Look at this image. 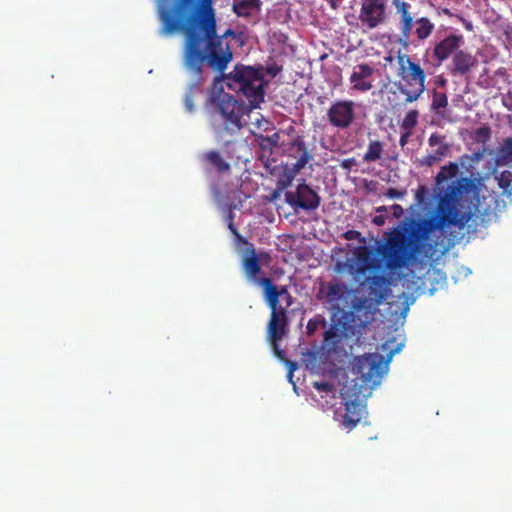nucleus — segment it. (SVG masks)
<instances>
[{"instance_id":"dca6fc26","label":"nucleus","mask_w":512,"mask_h":512,"mask_svg":"<svg viewBox=\"0 0 512 512\" xmlns=\"http://www.w3.org/2000/svg\"><path fill=\"white\" fill-rule=\"evenodd\" d=\"M287 154L290 157L296 158V163L292 164L296 172L304 169L311 160V155L305 145L304 138L300 135L291 141L290 146L287 148Z\"/></svg>"},{"instance_id":"13d9d810","label":"nucleus","mask_w":512,"mask_h":512,"mask_svg":"<svg viewBox=\"0 0 512 512\" xmlns=\"http://www.w3.org/2000/svg\"><path fill=\"white\" fill-rule=\"evenodd\" d=\"M273 197L274 198L278 197V191L274 192Z\"/></svg>"},{"instance_id":"a211bd4d","label":"nucleus","mask_w":512,"mask_h":512,"mask_svg":"<svg viewBox=\"0 0 512 512\" xmlns=\"http://www.w3.org/2000/svg\"><path fill=\"white\" fill-rule=\"evenodd\" d=\"M348 293V286L343 282L332 280L325 287V301L330 304L331 308L339 311V302L343 300Z\"/></svg>"},{"instance_id":"2f4dec72","label":"nucleus","mask_w":512,"mask_h":512,"mask_svg":"<svg viewBox=\"0 0 512 512\" xmlns=\"http://www.w3.org/2000/svg\"><path fill=\"white\" fill-rule=\"evenodd\" d=\"M448 101L447 96L444 92H438L434 90L432 97V109L439 113V110L447 107Z\"/></svg>"},{"instance_id":"7ed1b4c3","label":"nucleus","mask_w":512,"mask_h":512,"mask_svg":"<svg viewBox=\"0 0 512 512\" xmlns=\"http://www.w3.org/2000/svg\"><path fill=\"white\" fill-rule=\"evenodd\" d=\"M227 86L236 93L245 97L251 108H258L265 100V86L263 66H249L238 64L230 73L224 76Z\"/></svg>"},{"instance_id":"4468645a","label":"nucleus","mask_w":512,"mask_h":512,"mask_svg":"<svg viewBox=\"0 0 512 512\" xmlns=\"http://www.w3.org/2000/svg\"><path fill=\"white\" fill-rule=\"evenodd\" d=\"M464 43V37L462 34L451 33L445 36L440 41L434 43L432 49V57L442 64L447 61L452 55L458 52L460 46Z\"/></svg>"},{"instance_id":"a18cd8bd","label":"nucleus","mask_w":512,"mask_h":512,"mask_svg":"<svg viewBox=\"0 0 512 512\" xmlns=\"http://www.w3.org/2000/svg\"><path fill=\"white\" fill-rule=\"evenodd\" d=\"M456 18L459 20V22L463 23V26H464L466 31H469V32L473 31V25H472L471 21L464 19L460 15H456Z\"/></svg>"},{"instance_id":"7c9ffc66","label":"nucleus","mask_w":512,"mask_h":512,"mask_svg":"<svg viewBox=\"0 0 512 512\" xmlns=\"http://www.w3.org/2000/svg\"><path fill=\"white\" fill-rule=\"evenodd\" d=\"M364 310L366 312V321L369 319L370 314H373L371 310V306L367 299L365 298H357L354 303H352V314L359 318V314Z\"/></svg>"},{"instance_id":"5fc2aeb1","label":"nucleus","mask_w":512,"mask_h":512,"mask_svg":"<svg viewBox=\"0 0 512 512\" xmlns=\"http://www.w3.org/2000/svg\"><path fill=\"white\" fill-rule=\"evenodd\" d=\"M342 0H329L330 6L336 8Z\"/></svg>"},{"instance_id":"c756f323","label":"nucleus","mask_w":512,"mask_h":512,"mask_svg":"<svg viewBox=\"0 0 512 512\" xmlns=\"http://www.w3.org/2000/svg\"><path fill=\"white\" fill-rule=\"evenodd\" d=\"M417 119H419V112L415 109L409 110L404 119H402L400 124L401 130L413 132V129L417 125Z\"/></svg>"},{"instance_id":"39448f33","label":"nucleus","mask_w":512,"mask_h":512,"mask_svg":"<svg viewBox=\"0 0 512 512\" xmlns=\"http://www.w3.org/2000/svg\"><path fill=\"white\" fill-rule=\"evenodd\" d=\"M217 114L221 116L224 131L233 134L242 128L243 105L226 92L214 99Z\"/></svg>"},{"instance_id":"6e6552de","label":"nucleus","mask_w":512,"mask_h":512,"mask_svg":"<svg viewBox=\"0 0 512 512\" xmlns=\"http://www.w3.org/2000/svg\"><path fill=\"white\" fill-rule=\"evenodd\" d=\"M285 201L294 210L314 211L320 205V196L310 185L298 184L296 191H287Z\"/></svg>"},{"instance_id":"c9c22d12","label":"nucleus","mask_w":512,"mask_h":512,"mask_svg":"<svg viewBox=\"0 0 512 512\" xmlns=\"http://www.w3.org/2000/svg\"><path fill=\"white\" fill-rule=\"evenodd\" d=\"M491 135V130L487 126L479 127L475 131V140L477 142L486 143L489 141Z\"/></svg>"},{"instance_id":"49530a36","label":"nucleus","mask_w":512,"mask_h":512,"mask_svg":"<svg viewBox=\"0 0 512 512\" xmlns=\"http://www.w3.org/2000/svg\"><path fill=\"white\" fill-rule=\"evenodd\" d=\"M477 160H478V156H470L468 154H464V155L460 156L458 159L460 164L463 166H464L465 162H472V161H477Z\"/></svg>"},{"instance_id":"4c0bfd02","label":"nucleus","mask_w":512,"mask_h":512,"mask_svg":"<svg viewBox=\"0 0 512 512\" xmlns=\"http://www.w3.org/2000/svg\"><path fill=\"white\" fill-rule=\"evenodd\" d=\"M338 335V329L335 325H331L330 328L326 329L324 332V341L328 344L335 341Z\"/></svg>"},{"instance_id":"5701e85b","label":"nucleus","mask_w":512,"mask_h":512,"mask_svg":"<svg viewBox=\"0 0 512 512\" xmlns=\"http://www.w3.org/2000/svg\"><path fill=\"white\" fill-rule=\"evenodd\" d=\"M260 0H233V12L238 17H250L260 8Z\"/></svg>"},{"instance_id":"09e8293b","label":"nucleus","mask_w":512,"mask_h":512,"mask_svg":"<svg viewBox=\"0 0 512 512\" xmlns=\"http://www.w3.org/2000/svg\"><path fill=\"white\" fill-rule=\"evenodd\" d=\"M373 223L376 225V226H383L384 223H385V216L384 215H377L376 217L373 218Z\"/></svg>"},{"instance_id":"603ef678","label":"nucleus","mask_w":512,"mask_h":512,"mask_svg":"<svg viewBox=\"0 0 512 512\" xmlns=\"http://www.w3.org/2000/svg\"><path fill=\"white\" fill-rule=\"evenodd\" d=\"M377 213H383V212H387L388 211V207L387 206H384V205H381L379 207H376V210H375Z\"/></svg>"},{"instance_id":"cd10ccee","label":"nucleus","mask_w":512,"mask_h":512,"mask_svg":"<svg viewBox=\"0 0 512 512\" xmlns=\"http://www.w3.org/2000/svg\"><path fill=\"white\" fill-rule=\"evenodd\" d=\"M497 163L508 164L512 162V137L503 141L502 146L497 151Z\"/></svg>"},{"instance_id":"2eb2a0df","label":"nucleus","mask_w":512,"mask_h":512,"mask_svg":"<svg viewBox=\"0 0 512 512\" xmlns=\"http://www.w3.org/2000/svg\"><path fill=\"white\" fill-rule=\"evenodd\" d=\"M374 73V67L367 63L355 65L349 77L352 90L358 93H367L372 90Z\"/></svg>"},{"instance_id":"de8ad7c7","label":"nucleus","mask_w":512,"mask_h":512,"mask_svg":"<svg viewBox=\"0 0 512 512\" xmlns=\"http://www.w3.org/2000/svg\"><path fill=\"white\" fill-rule=\"evenodd\" d=\"M229 219H230V220H233V217H232L231 215H229ZM228 229H229V231H230V232H232V233L235 235V237H236V238L241 239L240 233H239V231L237 230V228L234 226L233 221H229V223H228Z\"/></svg>"},{"instance_id":"423d86ee","label":"nucleus","mask_w":512,"mask_h":512,"mask_svg":"<svg viewBox=\"0 0 512 512\" xmlns=\"http://www.w3.org/2000/svg\"><path fill=\"white\" fill-rule=\"evenodd\" d=\"M356 103L349 99L331 102L326 110V119L338 130H348L356 120Z\"/></svg>"},{"instance_id":"e433bc0d","label":"nucleus","mask_w":512,"mask_h":512,"mask_svg":"<svg viewBox=\"0 0 512 512\" xmlns=\"http://www.w3.org/2000/svg\"><path fill=\"white\" fill-rule=\"evenodd\" d=\"M405 195H406L405 189L399 190L396 188H389V189H387V191L384 192V196L390 200L402 199L405 197Z\"/></svg>"},{"instance_id":"9b49d317","label":"nucleus","mask_w":512,"mask_h":512,"mask_svg":"<svg viewBox=\"0 0 512 512\" xmlns=\"http://www.w3.org/2000/svg\"><path fill=\"white\" fill-rule=\"evenodd\" d=\"M427 143L433 150L418 159L421 167H432L443 161L451 151V144L445 140V136L442 134L432 133L428 137Z\"/></svg>"},{"instance_id":"3c124183","label":"nucleus","mask_w":512,"mask_h":512,"mask_svg":"<svg viewBox=\"0 0 512 512\" xmlns=\"http://www.w3.org/2000/svg\"><path fill=\"white\" fill-rule=\"evenodd\" d=\"M439 13L444 14V15H446L448 17H455L457 15V14H454L451 11H449L448 8H441Z\"/></svg>"},{"instance_id":"1a4fd4ad","label":"nucleus","mask_w":512,"mask_h":512,"mask_svg":"<svg viewBox=\"0 0 512 512\" xmlns=\"http://www.w3.org/2000/svg\"><path fill=\"white\" fill-rule=\"evenodd\" d=\"M385 0H361L358 21L364 28L374 29L382 25L387 19Z\"/></svg>"},{"instance_id":"f03ea898","label":"nucleus","mask_w":512,"mask_h":512,"mask_svg":"<svg viewBox=\"0 0 512 512\" xmlns=\"http://www.w3.org/2000/svg\"><path fill=\"white\" fill-rule=\"evenodd\" d=\"M158 6L162 27L160 33H184L183 63L187 71L200 77L203 65L216 72H224L233 52L224 38L235 35L228 29L222 36L216 34L215 10L212 0H165Z\"/></svg>"},{"instance_id":"bb28decb","label":"nucleus","mask_w":512,"mask_h":512,"mask_svg":"<svg viewBox=\"0 0 512 512\" xmlns=\"http://www.w3.org/2000/svg\"><path fill=\"white\" fill-rule=\"evenodd\" d=\"M496 180L498 186L502 188V195L508 198L512 197V172L509 170L503 171L496 176Z\"/></svg>"},{"instance_id":"4be33fe9","label":"nucleus","mask_w":512,"mask_h":512,"mask_svg":"<svg viewBox=\"0 0 512 512\" xmlns=\"http://www.w3.org/2000/svg\"><path fill=\"white\" fill-rule=\"evenodd\" d=\"M242 268L248 279L256 283L260 280L257 278L261 272L260 258L255 254L254 249L251 250V254L242 259Z\"/></svg>"},{"instance_id":"6ab92c4d","label":"nucleus","mask_w":512,"mask_h":512,"mask_svg":"<svg viewBox=\"0 0 512 512\" xmlns=\"http://www.w3.org/2000/svg\"><path fill=\"white\" fill-rule=\"evenodd\" d=\"M344 405L345 413L343 415L342 424L345 428L351 430L361 421L364 407L361 402L357 400L347 401Z\"/></svg>"},{"instance_id":"4d7b16f0","label":"nucleus","mask_w":512,"mask_h":512,"mask_svg":"<svg viewBox=\"0 0 512 512\" xmlns=\"http://www.w3.org/2000/svg\"><path fill=\"white\" fill-rule=\"evenodd\" d=\"M295 368V364L294 363H291V370H290V376H292V371L293 369Z\"/></svg>"},{"instance_id":"a878e982","label":"nucleus","mask_w":512,"mask_h":512,"mask_svg":"<svg viewBox=\"0 0 512 512\" xmlns=\"http://www.w3.org/2000/svg\"><path fill=\"white\" fill-rule=\"evenodd\" d=\"M387 282V277L384 275H374L368 279L370 291L380 299L383 298L382 290L387 286Z\"/></svg>"},{"instance_id":"79ce46f5","label":"nucleus","mask_w":512,"mask_h":512,"mask_svg":"<svg viewBox=\"0 0 512 512\" xmlns=\"http://www.w3.org/2000/svg\"><path fill=\"white\" fill-rule=\"evenodd\" d=\"M343 238L347 240H356L361 239V232L356 230H348L343 233Z\"/></svg>"},{"instance_id":"20e7f679","label":"nucleus","mask_w":512,"mask_h":512,"mask_svg":"<svg viewBox=\"0 0 512 512\" xmlns=\"http://www.w3.org/2000/svg\"><path fill=\"white\" fill-rule=\"evenodd\" d=\"M398 77L400 81L394 83L402 95H405V103H414L419 99L426 89V74L420 64L410 60L407 54L399 52Z\"/></svg>"},{"instance_id":"c85d7f7f","label":"nucleus","mask_w":512,"mask_h":512,"mask_svg":"<svg viewBox=\"0 0 512 512\" xmlns=\"http://www.w3.org/2000/svg\"><path fill=\"white\" fill-rule=\"evenodd\" d=\"M299 172L294 171V165L291 168H285L284 172L281 173L277 181V190L281 191L286 189L292 184L294 176Z\"/></svg>"},{"instance_id":"f257e3e1","label":"nucleus","mask_w":512,"mask_h":512,"mask_svg":"<svg viewBox=\"0 0 512 512\" xmlns=\"http://www.w3.org/2000/svg\"><path fill=\"white\" fill-rule=\"evenodd\" d=\"M471 181L462 178L440 195L437 210L427 218H406L389 232L383 233V241L377 243L376 259L373 251L360 246L355 249V272L364 275L370 270L398 271L407 268L421 254L429 235L437 230L454 226L463 228L470 222V210H463V195L471 188Z\"/></svg>"},{"instance_id":"f704fd0d","label":"nucleus","mask_w":512,"mask_h":512,"mask_svg":"<svg viewBox=\"0 0 512 512\" xmlns=\"http://www.w3.org/2000/svg\"><path fill=\"white\" fill-rule=\"evenodd\" d=\"M313 388L317 389L318 392H323L325 395H331L332 398H335V388L329 382H313Z\"/></svg>"},{"instance_id":"aec40b11","label":"nucleus","mask_w":512,"mask_h":512,"mask_svg":"<svg viewBox=\"0 0 512 512\" xmlns=\"http://www.w3.org/2000/svg\"><path fill=\"white\" fill-rule=\"evenodd\" d=\"M434 31V23L430 18L421 16L416 18L413 24V37L418 42H423L431 37Z\"/></svg>"},{"instance_id":"ea45409f","label":"nucleus","mask_w":512,"mask_h":512,"mask_svg":"<svg viewBox=\"0 0 512 512\" xmlns=\"http://www.w3.org/2000/svg\"><path fill=\"white\" fill-rule=\"evenodd\" d=\"M184 106L187 112L192 113L195 110L193 106L192 88L184 97Z\"/></svg>"},{"instance_id":"f3484780","label":"nucleus","mask_w":512,"mask_h":512,"mask_svg":"<svg viewBox=\"0 0 512 512\" xmlns=\"http://www.w3.org/2000/svg\"><path fill=\"white\" fill-rule=\"evenodd\" d=\"M478 64L475 56L464 50H459L453 54L451 74L456 76H465L469 74Z\"/></svg>"},{"instance_id":"b1692460","label":"nucleus","mask_w":512,"mask_h":512,"mask_svg":"<svg viewBox=\"0 0 512 512\" xmlns=\"http://www.w3.org/2000/svg\"><path fill=\"white\" fill-rule=\"evenodd\" d=\"M384 152V144L380 140H369L367 151L363 154V162L375 163L380 161Z\"/></svg>"},{"instance_id":"8fccbe9b","label":"nucleus","mask_w":512,"mask_h":512,"mask_svg":"<svg viewBox=\"0 0 512 512\" xmlns=\"http://www.w3.org/2000/svg\"><path fill=\"white\" fill-rule=\"evenodd\" d=\"M267 139L271 140V142L273 144H275L276 146H278V143H279V139H280V135L278 132L276 133H273L272 135H265Z\"/></svg>"},{"instance_id":"393cba45","label":"nucleus","mask_w":512,"mask_h":512,"mask_svg":"<svg viewBox=\"0 0 512 512\" xmlns=\"http://www.w3.org/2000/svg\"><path fill=\"white\" fill-rule=\"evenodd\" d=\"M459 172V165L457 162H450L449 164L440 168L439 173L436 176L437 185H441L446 181L457 176Z\"/></svg>"},{"instance_id":"37998d69","label":"nucleus","mask_w":512,"mask_h":512,"mask_svg":"<svg viewBox=\"0 0 512 512\" xmlns=\"http://www.w3.org/2000/svg\"><path fill=\"white\" fill-rule=\"evenodd\" d=\"M390 211H392L393 213V217L395 218H400L403 216V214L405 213V210H403L402 206L401 205H398V204H394L392 206L389 207Z\"/></svg>"},{"instance_id":"ddd939ff","label":"nucleus","mask_w":512,"mask_h":512,"mask_svg":"<svg viewBox=\"0 0 512 512\" xmlns=\"http://www.w3.org/2000/svg\"><path fill=\"white\" fill-rule=\"evenodd\" d=\"M258 285L262 287L264 291V299L268 308H282L279 305V298L282 297L285 300L286 308L290 307L293 303V297L288 291L287 286H276L273 284V280L268 277L260 278Z\"/></svg>"},{"instance_id":"f8f14e48","label":"nucleus","mask_w":512,"mask_h":512,"mask_svg":"<svg viewBox=\"0 0 512 512\" xmlns=\"http://www.w3.org/2000/svg\"><path fill=\"white\" fill-rule=\"evenodd\" d=\"M355 371L361 375V378L366 383H380L383 373L382 357L370 354L358 358L355 364Z\"/></svg>"},{"instance_id":"9d476101","label":"nucleus","mask_w":512,"mask_h":512,"mask_svg":"<svg viewBox=\"0 0 512 512\" xmlns=\"http://www.w3.org/2000/svg\"><path fill=\"white\" fill-rule=\"evenodd\" d=\"M271 316L267 324V336L271 341L274 352L282 358V351L278 349V342L284 338L287 333L288 317L286 308H270Z\"/></svg>"},{"instance_id":"c03bdc74","label":"nucleus","mask_w":512,"mask_h":512,"mask_svg":"<svg viewBox=\"0 0 512 512\" xmlns=\"http://www.w3.org/2000/svg\"><path fill=\"white\" fill-rule=\"evenodd\" d=\"M412 134V131H404L401 133L399 140L400 147H405L407 145L409 137H411Z\"/></svg>"},{"instance_id":"473e14b6","label":"nucleus","mask_w":512,"mask_h":512,"mask_svg":"<svg viewBox=\"0 0 512 512\" xmlns=\"http://www.w3.org/2000/svg\"><path fill=\"white\" fill-rule=\"evenodd\" d=\"M255 141L258 143L261 150L268 154H272L273 149L277 147L270 139L266 138L263 134H255Z\"/></svg>"},{"instance_id":"864d4df0","label":"nucleus","mask_w":512,"mask_h":512,"mask_svg":"<svg viewBox=\"0 0 512 512\" xmlns=\"http://www.w3.org/2000/svg\"><path fill=\"white\" fill-rule=\"evenodd\" d=\"M384 61L388 62V63H391L394 61V57L392 54H388L387 56L384 57L383 59Z\"/></svg>"},{"instance_id":"72a5a7b5","label":"nucleus","mask_w":512,"mask_h":512,"mask_svg":"<svg viewBox=\"0 0 512 512\" xmlns=\"http://www.w3.org/2000/svg\"><path fill=\"white\" fill-rule=\"evenodd\" d=\"M319 325H326L325 319L322 316L318 315L317 317L310 319L308 324H306V334L313 335L314 332L317 331Z\"/></svg>"},{"instance_id":"0eeeda50","label":"nucleus","mask_w":512,"mask_h":512,"mask_svg":"<svg viewBox=\"0 0 512 512\" xmlns=\"http://www.w3.org/2000/svg\"><path fill=\"white\" fill-rule=\"evenodd\" d=\"M395 8V14L398 16L399 37L398 44L408 49L414 44L413 41V24L415 21L412 5L405 0H392Z\"/></svg>"},{"instance_id":"412c9836","label":"nucleus","mask_w":512,"mask_h":512,"mask_svg":"<svg viewBox=\"0 0 512 512\" xmlns=\"http://www.w3.org/2000/svg\"><path fill=\"white\" fill-rule=\"evenodd\" d=\"M201 161L214 168L217 173H228L230 171V164L224 160L220 151L211 150L202 153Z\"/></svg>"},{"instance_id":"6e6d98bb","label":"nucleus","mask_w":512,"mask_h":512,"mask_svg":"<svg viewBox=\"0 0 512 512\" xmlns=\"http://www.w3.org/2000/svg\"><path fill=\"white\" fill-rule=\"evenodd\" d=\"M370 316L372 317L373 314H370ZM371 317H369L367 321L365 320V318L363 320H362V318H358V321H361L363 324L368 323V321L371 319Z\"/></svg>"},{"instance_id":"58836bf2","label":"nucleus","mask_w":512,"mask_h":512,"mask_svg":"<svg viewBox=\"0 0 512 512\" xmlns=\"http://www.w3.org/2000/svg\"><path fill=\"white\" fill-rule=\"evenodd\" d=\"M280 71H281V66L278 64H270V65H267L266 67H264V74L266 73L267 75H269L271 77L278 76Z\"/></svg>"},{"instance_id":"a19ab883","label":"nucleus","mask_w":512,"mask_h":512,"mask_svg":"<svg viewBox=\"0 0 512 512\" xmlns=\"http://www.w3.org/2000/svg\"><path fill=\"white\" fill-rule=\"evenodd\" d=\"M356 165V160L354 157L345 158L341 162V168L347 171L351 170V167Z\"/></svg>"}]
</instances>
